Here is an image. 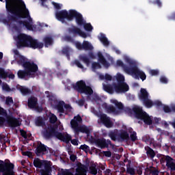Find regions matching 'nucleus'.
<instances>
[{
  "mask_svg": "<svg viewBox=\"0 0 175 175\" xmlns=\"http://www.w3.org/2000/svg\"><path fill=\"white\" fill-rule=\"evenodd\" d=\"M139 98L141 100H146V99H148V92L146 89L142 88L140 92L139 93Z\"/></svg>",
  "mask_w": 175,
  "mask_h": 175,
  "instance_id": "a211bd4d",
  "label": "nucleus"
},
{
  "mask_svg": "<svg viewBox=\"0 0 175 175\" xmlns=\"http://www.w3.org/2000/svg\"><path fill=\"white\" fill-rule=\"evenodd\" d=\"M0 77L1 79H5V77H8V74L2 68H0Z\"/></svg>",
  "mask_w": 175,
  "mask_h": 175,
  "instance_id": "473e14b6",
  "label": "nucleus"
},
{
  "mask_svg": "<svg viewBox=\"0 0 175 175\" xmlns=\"http://www.w3.org/2000/svg\"><path fill=\"white\" fill-rule=\"evenodd\" d=\"M33 163L36 167L41 168L44 167V170H41L42 175H50V173L51 172V163L50 161L35 159Z\"/></svg>",
  "mask_w": 175,
  "mask_h": 175,
  "instance_id": "6e6552de",
  "label": "nucleus"
},
{
  "mask_svg": "<svg viewBox=\"0 0 175 175\" xmlns=\"http://www.w3.org/2000/svg\"><path fill=\"white\" fill-rule=\"evenodd\" d=\"M84 29L85 31H92V26L90 23H85L84 25Z\"/></svg>",
  "mask_w": 175,
  "mask_h": 175,
  "instance_id": "c9c22d12",
  "label": "nucleus"
},
{
  "mask_svg": "<svg viewBox=\"0 0 175 175\" xmlns=\"http://www.w3.org/2000/svg\"><path fill=\"white\" fill-rule=\"evenodd\" d=\"M131 139L133 142H135V140H136V139H137V137L136 136V133H135V132L131 133Z\"/></svg>",
  "mask_w": 175,
  "mask_h": 175,
  "instance_id": "79ce46f5",
  "label": "nucleus"
},
{
  "mask_svg": "<svg viewBox=\"0 0 175 175\" xmlns=\"http://www.w3.org/2000/svg\"><path fill=\"white\" fill-rule=\"evenodd\" d=\"M18 47H31V49H42L43 44L38 43L36 40L25 33H19L18 36H14Z\"/></svg>",
  "mask_w": 175,
  "mask_h": 175,
  "instance_id": "20e7f679",
  "label": "nucleus"
},
{
  "mask_svg": "<svg viewBox=\"0 0 175 175\" xmlns=\"http://www.w3.org/2000/svg\"><path fill=\"white\" fill-rule=\"evenodd\" d=\"M73 88L80 92L81 94H85V95H92L94 93V91L90 86H86L85 83L83 81H78L75 85H73Z\"/></svg>",
  "mask_w": 175,
  "mask_h": 175,
  "instance_id": "9d476101",
  "label": "nucleus"
},
{
  "mask_svg": "<svg viewBox=\"0 0 175 175\" xmlns=\"http://www.w3.org/2000/svg\"><path fill=\"white\" fill-rule=\"evenodd\" d=\"M92 70H95V69H100V65L98 63H92Z\"/></svg>",
  "mask_w": 175,
  "mask_h": 175,
  "instance_id": "58836bf2",
  "label": "nucleus"
},
{
  "mask_svg": "<svg viewBox=\"0 0 175 175\" xmlns=\"http://www.w3.org/2000/svg\"><path fill=\"white\" fill-rule=\"evenodd\" d=\"M46 47L48 44H51V38L46 37L45 38Z\"/></svg>",
  "mask_w": 175,
  "mask_h": 175,
  "instance_id": "c03bdc74",
  "label": "nucleus"
},
{
  "mask_svg": "<svg viewBox=\"0 0 175 175\" xmlns=\"http://www.w3.org/2000/svg\"><path fill=\"white\" fill-rule=\"evenodd\" d=\"M100 79L101 80H105V81H111V80H113V77L109 74H105V75H100Z\"/></svg>",
  "mask_w": 175,
  "mask_h": 175,
  "instance_id": "a878e982",
  "label": "nucleus"
},
{
  "mask_svg": "<svg viewBox=\"0 0 175 175\" xmlns=\"http://www.w3.org/2000/svg\"><path fill=\"white\" fill-rule=\"evenodd\" d=\"M145 150L146 151L147 155H149L150 158H154V157H155V152L150 147H145Z\"/></svg>",
  "mask_w": 175,
  "mask_h": 175,
  "instance_id": "393cba45",
  "label": "nucleus"
},
{
  "mask_svg": "<svg viewBox=\"0 0 175 175\" xmlns=\"http://www.w3.org/2000/svg\"><path fill=\"white\" fill-rule=\"evenodd\" d=\"M118 81L117 84H113L112 86L111 85L103 84V90L109 94H113V92H116V94H122L123 92H126L129 91V86L125 82V77L122 74L118 72L115 77Z\"/></svg>",
  "mask_w": 175,
  "mask_h": 175,
  "instance_id": "7ed1b4c3",
  "label": "nucleus"
},
{
  "mask_svg": "<svg viewBox=\"0 0 175 175\" xmlns=\"http://www.w3.org/2000/svg\"><path fill=\"white\" fill-rule=\"evenodd\" d=\"M123 58L125 63L128 64L129 67L125 66L122 60H117L116 66L122 68L125 73L132 76L135 79H139V77H140L142 81H144L147 77L146 76L144 72L140 70L137 66H135V65H136V61L127 55H124Z\"/></svg>",
  "mask_w": 175,
  "mask_h": 175,
  "instance_id": "f03ea898",
  "label": "nucleus"
},
{
  "mask_svg": "<svg viewBox=\"0 0 175 175\" xmlns=\"http://www.w3.org/2000/svg\"><path fill=\"white\" fill-rule=\"evenodd\" d=\"M72 144H73L74 146H78L79 145V141H77V139H72L71 141Z\"/></svg>",
  "mask_w": 175,
  "mask_h": 175,
  "instance_id": "3c124183",
  "label": "nucleus"
},
{
  "mask_svg": "<svg viewBox=\"0 0 175 175\" xmlns=\"http://www.w3.org/2000/svg\"><path fill=\"white\" fill-rule=\"evenodd\" d=\"M99 40L104 44V46H109V40H107V38L103 34H100L98 37Z\"/></svg>",
  "mask_w": 175,
  "mask_h": 175,
  "instance_id": "5701e85b",
  "label": "nucleus"
},
{
  "mask_svg": "<svg viewBox=\"0 0 175 175\" xmlns=\"http://www.w3.org/2000/svg\"><path fill=\"white\" fill-rule=\"evenodd\" d=\"M21 134L23 136V137H25V139H27V133L25 131L21 130Z\"/></svg>",
  "mask_w": 175,
  "mask_h": 175,
  "instance_id": "603ef678",
  "label": "nucleus"
},
{
  "mask_svg": "<svg viewBox=\"0 0 175 175\" xmlns=\"http://www.w3.org/2000/svg\"><path fill=\"white\" fill-rule=\"evenodd\" d=\"M66 175H72V174L69 173L68 170L66 171Z\"/></svg>",
  "mask_w": 175,
  "mask_h": 175,
  "instance_id": "0e129e2a",
  "label": "nucleus"
},
{
  "mask_svg": "<svg viewBox=\"0 0 175 175\" xmlns=\"http://www.w3.org/2000/svg\"><path fill=\"white\" fill-rule=\"evenodd\" d=\"M2 90L6 92H10V88H9V85L6 83L3 84Z\"/></svg>",
  "mask_w": 175,
  "mask_h": 175,
  "instance_id": "4c0bfd02",
  "label": "nucleus"
},
{
  "mask_svg": "<svg viewBox=\"0 0 175 175\" xmlns=\"http://www.w3.org/2000/svg\"><path fill=\"white\" fill-rule=\"evenodd\" d=\"M36 105H38V99L35 97H31L29 99L28 106L30 109H33L36 107Z\"/></svg>",
  "mask_w": 175,
  "mask_h": 175,
  "instance_id": "412c9836",
  "label": "nucleus"
},
{
  "mask_svg": "<svg viewBox=\"0 0 175 175\" xmlns=\"http://www.w3.org/2000/svg\"><path fill=\"white\" fill-rule=\"evenodd\" d=\"M22 66H23L25 71L19 70L18 72V76L20 79H24L28 77V76L30 77L31 75L38 72V65L33 63L25 62L23 63Z\"/></svg>",
  "mask_w": 175,
  "mask_h": 175,
  "instance_id": "423d86ee",
  "label": "nucleus"
},
{
  "mask_svg": "<svg viewBox=\"0 0 175 175\" xmlns=\"http://www.w3.org/2000/svg\"><path fill=\"white\" fill-rule=\"evenodd\" d=\"M87 167L85 165H81L77 168L75 175H87Z\"/></svg>",
  "mask_w": 175,
  "mask_h": 175,
  "instance_id": "6ab92c4d",
  "label": "nucleus"
},
{
  "mask_svg": "<svg viewBox=\"0 0 175 175\" xmlns=\"http://www.w3.org/2000/svg\"><path fill=\"white\" fill-rule=\"evenodd\" d=\"M109 137H111L112 140H116V136L113 135V133L109 134Z\"/></svg>",
  "mask_w": 175,
  "mask_h": 175,
  "instance_id": "13d9d810",
  "label": "nucleus"
},
{
  "mask_svg": "<svg viewBox=\"0 0 175 175\" xmlns=\"http://www.w3.org/2000/svg\"><path fill=\"white\" fill-rule=\"evenodd\" d=\"M160 81L164 84H166V83H167V79H166L165 77H163L160 79Z\"/></svg>",
  "mask_w": 175,
  "mask_h": 175,
  "instance_id": "de8ad7c7",
  "label": "nucleus"
},
{
  "mask_svg": "<svg viewBox=\"0 0 175 175\" xmlns=\"http://www.w3.org/2000/svg\"><path fill=\"white\" fill-rule=\"evenodd\" d=\"M111 103H113V105H115V106H116V107H118L119 110H122V109H124V105H122V103L117 101V100L116 99H111Z\"/></svg>",
  "mask_w": 175,
  "mask_h": 175,
  "instance_id": "b1692460",
  "label": "nucleus"
},
{
  "mask_svg": "<svg viewBox=\"0 0 175 175\" xmlns=\"http://www.w3.org/2000/svg\"><path fill=\"white\" fill-rule=\"evenodd\" d=\"M172 110H173V111L175 113V105H174V106L172 107Z\"/></svg>",
  "mask_w": 175,
  "mask_h": 175,
  "instance_id": "774afa93",
  "label": "nucleus"
},
{
  "mask_svg": "<svg viewBox=\"0 0 175 175\" xmlns=\"http://www.w3.org/2000/svg\"><path fill=\"white\" fill-rule=\"evenodd\" d=\"M23 155H26L27 157H31V155H32V154L29 152H23Z\"/></svg>",
  "mask_w": 175,
  "mask_h": 175,
  "instance_id": "5fc2aeb1",
  "label": "nucleus"
},
{
  "mask_svg": "<svg viewBox=\"0 0 175 175\" xmlns=\"http://www.w3.org/2000/svg\"><path fill=\"white\" fill-rule=\"evenodd\" d=\"M104 154L105 155V157H111V152H105Z\"/></svg>",
  "mask_w": 175,
  "mask_h": 175,
  "instance_id": "6e6d98bb",
  "label": "nucleus"
},
{
  "mask_svg": "<svg viewBox=\"0 0 175 175\" xmlns=\"http://www.w3.org/2000/svg\"><path fill=\"white\" fill-rule=\"evenodd\" d=\"M5 8L10 13L21 16L22 18H26L25 21L23 22V25L27 29H29V31H33L35 29L33 21L24 1L21 0H5Z\"/></svg>",
  "mask_w": 175,
  "mask_h": 175,
  "instance_id": "f257e3e1",
  "label": "nucleus"
},
{
  "mask_svg": "<svg viewBox=\"0 0 175 175\" xmlns=\"http://www.w3.org/2000/svg\"><path fill=\"white\" fill-rule=\"evenodd\" d=\"M161 163L166 162V166L168 167V169H170V170H175L174 160H173L172 157L169 156H162L161 159Z\"/></svg>",
  "mask_w": 175,
  "mask_h": 175,
  "instance_id": "ddd939ff",
  "label": "nucleus"
},
{
  "mask_svg": "<svg viewBox=\"0 0 175 175\" xmlns=\"http://www.w3.org/2000/svg\"><path fill=\"white\" fill-rule=\"evenodd\" d=\"M150 174L152 175H166L167 172H159L157 170L150 171Z\"/></svg>",
  "mask_w": 175,
  "mask_h": 175,
  "instance_id": "2f4dec72",
  "label": "nucleus"
},
{
  "mask_svg": "<svg viewBox=\"0 0 175 175\" xmlns=\"http://www.w3.org/2000/svg\"><path fill=\"white\" fill-rule=\"evenodd\" d=\"M142 170H139V171H138V174H139V175H142Z\"/></svg>",
  "mask_w": 175,
  "mask_h": 175,
  "instance_id": "338daca9",
  "label": "nucleus"
},
{
  "mask_svg": "<svg viewBox=\"0 0 175 175\" xmlns=\"http://www.w3.org/2000/svg\"><path fill=\"white\" fill-rule=\"evenodd\" d=\"M98 117L100 118V122L104 124L107 128H111L113 126V122H111V120L106 115L101 114Z\"/></svg>",
  "mask_w": 175,
  "mask_h": 175,
  "instance_id": "4468645a",
  "label": "nucleus"
},
{
  "mask_svg": "<svg viewBox=\"0 0 175 175\" xmlns=\"http://www.w3.org/2000/svg\"><path fill=\"white\" fill-rule=\"evenodd\" d=\"M127 172L129 174L133 175V174H135V169L129 167V168H127Z\"/></svg>",
  "mask_w": 175,
  "mask_h": 175,
  "instance_id": "a18cd8bd",
  "label": "nucleus"
},
{
  "mask_svg": "<svg viewBox=\"0 0 175 175\" xmlns=\"http://www.w3.org/2000/svg\"><path fill=\"white\" fill-rule=\"evenodd\" d=\"M108 113H113L114 114H118V111H116V108L113 107H109L107 109Z\"/></svg>",
  "mask_w": 175,
  "mask_h": 175,
  "instance_id": "e433bc0d",
  "label": "nucleus"
},
{
  "mask_svg": "<svg viewBox=\"0 0 175 175\" xmlns=\"http://www.w3.org/2000/svg\"><path fill=\"white\" fill-rule=\"evenodd\" d=\"M58 111H59L60 113H64V108H62V107H59V108H58Z\"/></svg>",
  "mask_w": 175,
  "mask_h": 175,
  "instance_id": "052dcab7",
  "label": "nucleus"
},
{
  "mask_svg": "<svg viewBox=\"0 0 175 175\" xmlns=\"http://www.w3.org/2000/svg\"><path fill=\"white\" fill-rule=\"evenodd\" d=\"M144 104L146 107H148V109H150V107H152L153 105H155V106H162V102L156 100L154 103L149 98L144 100Z\"/></svg>",
  "mask_w": 175,
  "mask_h": 175,
  "instance_id": "dca6fc26",
  "label": "nucleus"
},
{
  "mask_svg": "<svg viewBox=\"0 0 175 175\" xmlns=\"http://www.w3.org/2000/svg\"><path fill=\"white\" fill-rule=\"evenodd\" d=\"M145 142H149V143H150V144H152L154 142H153V140L152 139H148L146 141H145Z\"/></svg>",
  "mask_w": 175,
  "mask_h": 175,
  "instance_id": "bf43d9fd",
  "label": "nucleus"
},
{
  "mask_svg": "<svg viewBox=\"0 0 175 175\" xmlns=\"http://www.w3.org/2000/svg\"><path fill=\"white\" fill-rule=\"evenodd\" d=\"M133 110L135 113L136 118H138L139 120H143L145 124L151 125L152 122L151 118H150V116H148L146 112L143 111L142 107L135 106L133 107Z\"/></svg>",
  "mask_w": 175,
  "mask_h": 175,
  "instance_id": "1a4fd4ad",
  "label": "nucleus"
},
{
  "mask_svg": "<svg viewBox=\"0 0 175 175\" xmlns=\"http://www.w3.org/2000/svg\"><path fill=\"white\" fill-rule=\"evenodd\" d=\"M96 144L100 148H105V147H106V141L105 139H98Z\"/></svg>",
  "mask_w": 175,
  "mask_h": 175,
  "instance_id": "7c9ffc66",
  "label": "nucleus"
},
{
  "mask_svg": "<svg viewBox=\"0 0 175 175\" xmlns=\"http://www.w3.org/2000/svg\"><path fill=\"white\" fill-rule=\"evenodd\" d=\"M46 151H47L46 146L43 144H40L36 148V154L38 156L42 155V154H44Z\"/></svg>",
  "mask_w": 175,
  "mask_h": 175,
  "instance_id": "aec40b11",
  "label": "nucleus"
},
{
  "mask_svg": "<svg viewBox=\"0 0 175 175\" xmlns=\"http://www.w3.org/2000/svg\"><path fill=\"white\" fill-rule=\"evenodd\" d=\"M150 75H151V76H157V75H158L159 72L157 70H150L149 71Z\"/></svg>",
  "mask_w": 175,
  "mask_h": 175,
  "instance_id": "a19ab883",
  "label": "nucleus"
},
{
  "mask_svg": "<svg viewBox=\"0 0 175 175\" xmlns=\"http://www.w3.org/2000/svg\"><path fill=\"white\" fill-rule=\"evenodd\" d=\"M79 59L80 61L85 64L86 66H90V59H88L85 56L80 55Z\"/></svg>",
  "mask_w": 175,
  "mask_h": 175,
  "instance_id": "c85d7f7f",
  "label": "nucleus"
},
{
  "mask_svg": "<svg viewBox=\"0 0 175 175\" xmlns=\"http://www.w3.org/2000/svg\"><path fill=\"white\" fill-rule=\"evenodd\" d=\"M75 65L77 66L78 68H80L81 69H82V70H85V68L84 67V66H83L81 62L77 60L75 62Z\"/></svg>",
  "mask_w": 175,
  "mask_h": 175,
  "instance_id": "72a5a7b5",
  "label": "nucleus"
},
{
  "mask_svg": "<svg viewBox=\"0 0 175 175\" xmlns=\"http://www.w3.org/2000/svg\"><path fill=\"white\" fill-rule=\"evenodd\" d=\"M80 149L83 150V151H85V152H88V151H90V146L84 144V145H81L80 146Z\"/></svg>",
  "mask_w": 175,
  "mask_h": 175,
  "instance_id": "f704fd0d",
  "label": "nucleus"
},
{
  "mask_svg": "<svg viewBox=\"0 0 175 175\" xmlns=\"http://www.w3.org/2000/svg\"><path fill=\"white\" fill-rule=\"evenodd\" d=\"M77 33H79V35H80V36L82 38H87V34H85L84 32L79 31H77Z\"/></svg>",
  "mask_w": 175,
  "mask_h": 175,
  "instance_id": "09e8293b",
  "label": "nucleus"
},
{
  "mask_svg": "<svg viewBox=\"0 0 175 175\" xmlns=\"http://www.w3.org/2000/svg\"><path fill=\"white\" fill-rule=\"evenodd\" d=\"M48 117H49V121L51 124L57 122V116L51 113H48Z\"/></svg>",
  "mask_w": 175,
  "mask_h": 175,
  "instance_id": "bb28decb",
  "label": "nucleus"
},
{
  "mask_svg": "<svg viewBox=\"0 0 175 175\" xmlns=\"http://www.w3.org/2000/svg\"><path fill=\"white\" fill-rule=\"evenodd\" d=\"M163 110L165 111V113H170L172 111V110H170V108H169L167 106L165 105L163 107Z\"/></svg>",
  "mask_w": 175,
  "mask_h": 175,
  "instance_id": "49530a36",
  "label": "nucleus"
},
{
  "mask_svg": "<svg viewBox=\"0 0 175 175\" xmlns=\"http://www.w3.org/2000/svg\"><path fill=\"white\" fill-rule=\"evenodd\" d=\"M14 165L12 163H4L0 165V172L3 175H14Z\"/></svg>",
  "mask_w": 175,
  "mask_h": 175,
  "instance_id": "9b49d317",
  "label": "nucleus"
},
{
  "mask_svg": "<svg viewBox=\"0 0 175 175\" xmlns=\"http://www.w3.org/2000/svg\"><path fill=\"white\" fill-rule=\"evenodd\" d=\"M8 124L10 125V126H12V128H16V126H20L21 125V122L18 121V120L10 118L8 120Z\"/></svg>",
  "mask_w": 175,
  "mask_h": 175,
  "instance_id": "f3484780",
  "label": "nucleus"
},
{
  "mask_svg": "<svg viewBox=\"0 0 175 175\" xmlns=\"http://www.w3.org/2000/svg\"><path fill=\"white\" fill-rule=\"evenodd\" d=\"M120 139H121V140H128V139H129V134L123 131L120 135Z\"/></svg>",
  "mask_w": 175,
  "mask_h": 175,
  "instance_id": "c756f323",
  "label": "nucleus"
},
{
  "mask_svg": "<svg viewBox=\"0 0 175 175\" xmlns=\"http://www.w3.org/2000/svg\"><path fill=\"white\" fill-rule=\"evenodd\" d=\"M56 18L61 21L62 23H65L66 20L68 21H72L73 18L75 17L76 22L78 25H81L84 24L83 21V16L80 13L77 12L76 10H71L68 12L66 10H62L56 13Z\"/></svg>",
  "mask_w": 175,
  "mask_h": 175,
  "instance_id": "39448f33",
  "label": "nucleus"
},
{
  "mask_svg": "<svg viewBox=\"0 0 175 175\" xmlns=\"http://www.w3.org/2000/svg\"><path fill=\"white\" fill-rule=\"evenodd\" d=\"M75 46L78 50H81V49H85V50H92L93 47L91 43L85 41L83 42V45L80 44L79 42H76Z\"/></svg>",
  "mask_w": 175,
  "mask_h": 175,
  "instance_id": "2eb2a0df",
  "label": "nucleus"
},
{
  "mask_svg": "<svg viewBox=\"0 0 175 175\" xmlns=\"http://www.w3.org/2000/svg\"><path fill=\"white\" fill-rule=\"evenodd\" d=\"M52 135H55V136L59 139V140H65V137L62 133H55V129L53 127H49L46 131H44V135L45 137H50Z\"/></svg>",
  "mask_w": 175,
  "mask_h": 175,
  "instance_id": "f8f14e48",
  "label": "nucleus"
},
{
  "mask_svg": "<svg viewBox=\"0 0 175 175\" xmlns=\"http://www.w3.org/2000/svg\"><path fill=\"white\" fill-rule=\"evenodd\" d=\"M82 121L83 119H81L80 116L78 115L75 116L74 119L70 122L71 127L77 134H79V132H81L82 133H87V135H88L90 133V129L85 126H79V122H81Z\"/></svg>",
  "mask_w": 175,
  "mask_h": 175,
  "instance_id": "0eeeda50",
  "label": "nucleus"
},
{
  "mask_svg": "<svg viewBox=\"0 0 175 175\" xmlns=\"http://www.w3.org/2000/svg\"><path fill=\"white\" fill-rule=\"evenodd\" d=\"M9 79H14V75L10 74L8 75Z\"/></svg>",
  "mask_w": 175,
  "mask_h": 175,
  "instance_id": "680f3d73",
  "label": "nucleus"
},
{
  "mask_svg": "<svg viewBox=\"0 0 175 175\" xmlns=\"http://www.w3.org/2000/svg\"><path fill=\"white\" fill-rule=\"evenodd\" d=\"M5 103L6 105H12V103H13V98H12V97H7Z\"/></svg>",
  "mask_w": 175,
  "mask_h": 175,
  "instance_id": "ea45409f",
  "label": "nucleus"
},
{
  "mask_svg": "<svg viewBox=\"0 0 175 175\" xmlns=\"http://www.w3.org/2000/svg\"><path fill=\"white\" fill-rule=\"evenodd\" d=\"M3 58V53L0 52V59H2Z\"/></svg>",
  "mask_w": 175,
  "mask_h": 175,
  "instance_id": "e2e57ef3",
  "label": "nucleus"
},
{
  "mask_svg": "<svg viewBox=\"0 0 175 175\" xmlns=\"http://www.w3.org/2000/svg\"><path fill=\"white\" fill-rule=\"evenodd\" d=\"M90 173L94 175H96L98 174V170H96V165L92 164V165L90 167Z\"/></svg>",
  "mask_w": 175,
  "mask_h": 175,
  "instance_id": "cd10ccee",
  "label": "nucleus"
},
{
  "mask_svg": "<svg viewBox=\"0 0 175 175\" xmlns=\"http://www.w3.org/2000/svg\"><path fill=\"white\" fill-rule=\"evenodd\" d=\"M159 121H161V119H159V118L155 119V122H159Z\"/></svg>",
  "mask_w": 175,
  "mask_h": 175,
  "instance_id": "69168bd1",
  "label": "nucleus"
},
{
  "mask_svg": "<svg viewBox=\"0 0 175 175\" xmlns=\"http://www.w3.org/2000/svg\"><path fill=\"white\" fill-rule=\"evenodd\" d=\"M98 56L99 62H100V64H102V65H103V66H105V68H109L110 64H109V63H107V62H106V60L105 59V58L102 55V53H98Z\"/></svg>",
  "mask_w": 175,
  "mask_h": 175,
  "instance_id": "4be33fe9",
  "label": "nucleus"
},
{
  "mask_svg": "<svg viewBox=\"0 0 175 175\" xmlns=\"http://www.w3.org/2000/svg\"><path fill=\"white\" fill-rule=\"evenodd\" d=\"M53 5L55 6L56 9H59L61 6H59V4L56 3H53Z\"/></svg>",
  "mask_w": 175,
  "mask_h": 175,
  "instance_id": "4d7b16f0",
  "label": "nucleus"
},
{
  "mask_svg": "<svg viewBox=\"0 0 175 175\" xmlns=\"http://www.w3.org/2000/svg\"><path fill=\"white\" fill-rule=\"evenodd\" d=\"M0 114L2 116H6V111L3 108H0Z\"/></svg>",
  "mask_w": 175,
  "mask_h": 175,
  "instance_id": "8fccbe9b",
  "label": "nucleus"
},
{
  "mask_svg": "<svg viewBox=\"0 0 175 175\" xmlns=\"http://www.w3.org/2000/svg\"><path fill=\"white\" fill-rule=\"evenodd\" d=\"M70 159L71 161H72V162H75V161H76V155H75V154L70 155Z\"/></svg>",
  "mask_w": 175,
  "mask_h": 175,
  "instance_id": "864d4df0",
  "label": "nucleus"
},
{
  "mask_svg": "<svg viewBox=\"0 0 175 175\" xmlns=\"http://www.w3.org/2000/svg\"><path fill=\"white\" fill-rule=\"evenodd\" d=\"M21 91L22 94H23V95H25L29 92V90L25 88H22L21 89Z\"/></svg>",
  "mask_w": 175,
  "mask_h": 175,
  "instance_id": "37998d69",
  "label": "nucleus"
}]
</instances>
